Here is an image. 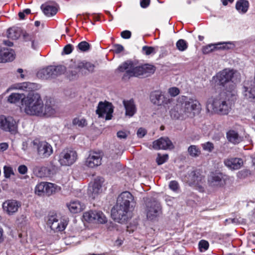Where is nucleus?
I'll return each instance as SVG.
<instances>
[{"mask_svg": "<svg viewBox=\"0 0 255 255\" xmlns=\"http://www.w3.org/2000/svg\"><path fill=\"white\" fill-rule=\"evenodd\" d=\"M135 204L134 197L129 192H122L118 197L116 204L112 210L113 219L120 223H126L131 218Z\"/></svg>", "mask_w": 255, "mask_h": 255, "instance_id": "f257e3e1", "label": "nucleus"}, {"mask_svg": "<svg viewBox=\"0 0 255 255\" xmlns=\"http://www.w3.org/2000/svg\"><path fill=\"white\" fill-rule=\"evenodd\" d=\"M24 112L28 115L40 117L42 114L43 102L37 93L29 94L23 100Z\"/></svg>", "mask_w": 255, "mask_h": 255, "instance_id": "f03ea898", "label": "nucleus"}, {"mask_svg": "<svg viewBox=\"0 0 255 255\" xmlns=\"http://www.w3.org/2000/svg\"><path fill=\"white\" fill-rule=\"evenodd\" d=\"M225 94H221L216 98H211L208 100L206 109L208 112L220 115H227L230 109L224 98Z\"/></svg>", "mask_w": 255, "mask_h": 255, "instance_id": "7ed1b4c3", "label": "nucleus"}, {"mask_svg": "<svg viewBox=\"0 0 255 255\" xmlns=\"http://www.w3.org/2000/svg\"><path fill=\"white\" fill-rule=\"evenodd\" d=\"M95 66L90 62L85 60H73L72 59L68 66V73L70 78L73 79L78 77L79 74L83 72L86 74V70L89 73H92L94 71Z\"/></svg>", "mask_w": 255, "mask_h": 255, "instance_id": "20e7f679", "label": "nucleus"}, {"mask_svg": "<svg viewBox=\"0 0 255 255\" xmlns=\"http://www.w3.org/2000/svg\"><path fill=\"white\" fill-rule=\"evenodd\" d=\"M233 70L225 69L217 75L219 84L226 88L227 92L231 93L232 95H235V84L232 81L234 74Z\"/></svg>", "mask_w": 255, "mask_h": 255, "instance_id": "39448f33", "label": "nucleus"}, {"mask_svg": "<svg viewBox=\"0 0 255 255\" xmlns=\"http://www.w3.org/2000/svg\"><path fill=\"white\" fill-rule=\"evenodd\" d=\"M17 122L11 116H0V129L11 133L17 131Z\"/></svg>", "mask_w": 255, "mask_h": 255, "instance_id": "423d86ee", "label": "nucleus"}, {"mask_svg": "<svg viewBox=\"0 0 255 255\" xmlns=\"http://www.w3.org/2000/svg\"><path fill=\"white\" fill-rule=\"evenodd\" d=\"M145 213L148 219H155L162 213L160 203L155 200L148 201L146 203Z\"/></svg>", "mask_w": 255, "mask_h": 255, "instance_id": "0eeeda50", "label": "nucleus"}, {"mask_svg": "<svg viewBox=\"0 0 255 255\" xmlns=\"http://www.w3.org/2000/svg\"><path fill=\"white\" fill-rule=\"evenodd\" d=\"M77 153L71 149L64 150L59 155V162L62 166H69L77 159Z\"/></svg>", "mask_w": 255, "mask_h": 255, "instance_id": "6e6552de", "label": "nucleus"}, {"mask_svg": "<svg viewBox=\"0 0 255 255\" xmlns=\"http://www.w3.org/2000/svg\"><path fill=\"white\" fill-rule=\"evenodd\" d=\"M150 100L154 105L165 106L170 104L172 99L165 96L160 91H154L150 94Z\"/></svg>", "mask_w": 255, "mask_h": 255, "instance_id": "1a4fd4ad", "label": "nucleus"}, {"mask_svg": "<svg viewBox=\"0 0 255 255\" xmlns=\"http://www.w3.org/2000/svg\"><path fill=\"white\" fill-rule=\"evenodd\" d=\"M113 109L112 104L109 102H99L96 113L100 118H105L106 120H111Z\"/></svg>", "mask_w": 255, "mask_h": 255, "instance_id": "9d476101", "label": "nucleus"}, {"mask_svg": "<svg viewBox=\"0 0 255 255\" xmlns=\"http://www.w3.org/2000/svg\"><path fill=\"white\" fill-rule=\"evenodd\" d=\"M47 224L51 229L54 232L63 231L67 225V221L65 220L59 219L55 215L48 217Z\"/></svg>", "mask_w": 255, "mask_h": 255, "instance_id": "9b49d317", "label": "nucleus"}, {"mask_svg": "<svg viewBox=\"0 0 255 255\" xmlns=\"http://www.w3.org/2000/svg\"><path fill=\"white\" fill-rule=\"evenodd\" d=\"M186 117L194 115V111H199L201 109V104L196 100L190 98L182 103Z\"/></svg>", "mask_w": 255, "mask_h": 255, "instance_id": "f8f14e48", "label": "nucleus"}, {"mask_svg": "<svg viewBox=\"0 0 255 255\" xmlns=\"http://www.w3.org/2000/svg\"><path fill=\"white\" fill-rule=\"evenodd\" d=\"M83 218L88 222H95L101 224L107 222V220L103 212L98 211H90L84 213Z\"/></svg>", "mask_w": 255, "mask_h": 255, "instance_id": "ddd939ff", "label": "nucleus"}, {"mask_svg": "<svg viewBox=\"0 0 255 255\" xmlns=\"http://www.w3.org/2000/svg\"><path fill=\"white\" fill-rule=\"evenodd\" d=\"M137 66L130 61L125 62L119 66L117 71L120 72H126L124 75V77L129 78L130 77L137 76Z\"/></svg>", "mask_w": 255, "mask_h": 255, "instance_id": "4468645a", "label": "nucleus"}, {"mask_svg": "<svg viewBox=\"0 0 255 255\" xmlns=\"http://www.w3.org/2000/svg\"><path fill=\"white\" fill-rule=\"evenodd\" d=\"M20 207V202L13 199L7 200L2 205L3 212L9 216L16 213Z\"/></svg>", "mask_w": 255, "mask_h": 255, "instance_id": "2eb2a0df", "label": "nucleus"}, {"mask_svg": "<svg viewBox=\"0 0 255 255\" xmlns=\"http://www.w3.org/2000/svg\"><path fill=\"white\" fill-rule=\"evenodd\" d=\"M36 145L38 155L42 158H47L53 153V148L51 145L46 141H41L37 143L34 142Z\"/></svg>", "mask_w": 255, "mask_h": 255, "instance_id": "dca6fc26", "label": "nucleus"}, {"mask_svg": "<svg viewBox=\"0 0 255 255\" xmlns=\"http://www.w3.org/2000/svg\"><path fill=\"white\" fill-rule=\"evenodd\" d=\"M104 181L103 178L98 177L95 179L94 183L89 186L88 194L92 199H95L99 194L102 192V187Z\"/></svg>", "mask_w": 255, "mask_h": 255, "instance_id": "f3484780", "label": "nucleus"}, {"mask_svg": "<svg viewBox=\"0 0 255 255\" xmlns=\"http://www.w3.org/2000/svg\"><path fill=\"white\" fill-rule=\"evenodd\" d=\"M153 148L155 149H171L174 148V145L167 137H162L153 142Z\"/></svg>", "mask_w": 255, "mask_h": 255, "instance_id": "a211bd4d", "label": "nucleus"}, {"mask_svg": "<svg viewBox=\"0 0 255 255\" xmlns=\"http://www.w3.org/2000/svg\"><path fill=\"white\" fill-rule=\"evenodd\" d=\"M182 103L178 102L170 110V117L173 119H184L186 118Z\"/></svg>", "mask_w": 255, "mask_h": 255, "instance_id": "6ab92c4d", "label": "nucleus"}, {"mask_svg": "<svg viewBox=\"0 0 255 255\" xmlns=\"http://www.w3.org/2000/svg\"><path fill=\"white\" fill-rule=\"evenodd\" d=\"M22 36L23 41L27 43V46H30L33 49H36L37 48L38 41L35 33L24 31Z\"/></svg>", "mask_w": 255, "mask_h": 255, "instance_id": "aec40b11", "label": "nucleus"}, {"mask_svg": "<svg viewBox=\"0 0 255 255\" xmlns=\"http://www.w3.org/2000/svg\"><path fill=\"white\" fill-rule=\"evenodd\" d=\"M102 155L101 153L91 152L86 161V165L91 168L99 166L101 164Z\"/></svg>", "mask_w": 255, "mask_h": 255, "instance_id": "412c9836", "label": "nucleus"}, {"mask_svg": "<svg viewBox=\"0 0 255 255\" xmlns=\"http://www.w3.org/2000/svg\"><path fill=\"white\" fill-rule=\"evenodd\" d=\"M233 44L231 42L219 43L215 44H209L203 48V52L204 54L209 53L216 48L229 49L233 47Z\"/></svg>", "mask_w": 255, "mask_h": 255, "instance_id": "4be33fe9", "label": "nucleus"}, {"mask_svg": "<svg viewBox=\"0 0 255 255\" xmlns=\"http://www.w3.org/2000/svg\"><path fill=\"white\" fill-rule=\"evenodd\" d=\"M136 70V77L140 76L148 77L154 73L155 71V67L152 65L146 64L141 66H137Z\"/></svg>", "mask_w": 255, "mask_h": 255, "instance_id": "5701e85b", "label": "nucleus"}, {"mask_svg": "<svg viewBox=\"0 0 255 255\" xmlns=\"http://www.w3.org/2000/svg\"><path fill=\"white\" fill-rule=\"evenodd\" d=\"M208 181L210 185L212 187H220L225 184V180L221 173H212Z\"/></svg>", "mask_w": 255, "mask_h": 255, "instance_id": "b1692460", "label": "nucleus"}, {"mask_svg": "<svg viewBox=\"0 0 255 255\" xmlns=\"http://www.w3.org/2000/svg\"><path fill=\"white\" fill-rule=\"evenodd\" d=\"M226 166L234 170L240 169L243 165V160L240 158H229L224 161Z\"/></svg>", "mask_w": 255, "mask_h": 255, "instance_id": "393cba45", "label": "nucleus"}, {"mask_svg": "<svg viewBox=\"0 0 255 255\" xmlns=\"http://www.w3.org/2000/svg\"><path fill=\"white\" fill-rule=\"evenodd\" d=\"M123 105L126 110V115L129 117H132L136 112V108L133 99L124 100Z\"/></svg>", "mask_w": 255, "mask_h": 255, "instance_id": "a878e982", "label": "nucleus"}, {"mask_svg": "<svg viewBox=\"0 0 255 255\" xmlns=\"http://www.w3.org/2000/svg\"><path fill=\"white\" fill-rule=\"evenodd\" d=\"M14 58L13 51L7 48L0 49V62L12 61Z\"/></svg>", "mask_w": 255, "mask_h": 255, "instance_id": "bb28decb", "label": "nucleus"}, {"mask_svg": "<svg viewBox=\"0 0 255 255\" xmlns=\"http://www.w3.org/2000/svg\"><path fill=\"white\" fill-rule=\"evenodd\" d=\"M69 211L72 213H77L83 211L85 205L79 201H73L67 204Z\"/></svg>", "mask_w": 255, "mask_h": 255, "instance_id": "cd10ccee", "label": "nucleus"}, {"mask_svg": "<svg viewBox=\"0 0 255 255\" xmlns=\"http://www.w3.org/2000/svg\"><path fill=\"white\" fill-rule=\"evenodd\" d=\"M23 31L20 27L13 26L7 29V36L12 40H17L21 35H22Z\"/></svg>", "mask_w": 255, "mask_h": 255, "instance_id": "c85d7f7f", "label": "nucleus"}, {"mask_svg": "<svg viewBox=\"0 0 255 255\" xmlns=\"http://www.w3.org/2000/svg\"><path fill=\"white\" fill-rule=\"evenodd\" d=\"M243 92L244 96L251 102L255 101V84H251L249 87L245 86Z\"/></svg>", "mask_w": 255, "mask_h": 255, "instance_id": "c756f323", "label": "nucleus"}, {"mask_svg": "<svg viewBox=\"0 0 255 255\" xmlns=\"http://www.w3.org/2000/svg\"><path fill=\"white\" fill-rule=\"evenodd\" d=\"M42 114L40 115V117H49L54 115L56 113V110L53 106L46 102L45 104H43L42 108Z\"/></svg>", "mask_w": 255, "mask_h": 255, "instance_id": "7c9ffc66", "label": "nucleus"}, {"mask_svg": "<svg viewBox=\"0 0 255 255\" xmlns=\"http://www.w3.org/2000/svg\"><path fill=\"white\" fill-rule=\"evenodd\" d=\"M227 138L230 142L234 144H238L242 140V137L239 135L237 132L233 130L227 132Z\"/></svg>", "mask_w": 255, "mask_h": 255, "instance_id": "2f4dec72", "label": "nucleus"}, {"mask_svg": "<svg viewBox=\"0 0 255 255\" xmlns=\"http://www.w3.org/2000/svg\"><path fill=\"white\" fill-rule=\"evenodd\" d=\"M249 2L247 0H239L236 4V8L240 12L245 13L249 7Z\"/></svg>", "mask_w": 255, "mask_h": 255, "instance_id": "473e14b6", "label": "nucleus"}, {"mask_svg": "<svg viewBox=\"0 0 255 255\" xmlns=\"http://www.w3.org/2000/svg\"><path fill=\"white\" fill-rule=\"evenodd\" d=\"M41 8L44 13L47 16H53L57 12V9L55 6L46 3L42 4Z\"/></svg>", "mask_w": 255, "mask_h": 255, "instance_id": "72a5a7b5", "label": "nucleus"}, {"mask_svg": "<svg viewBox=\"0 0 255 255\" xmlns=\"http://www.w3.org/2000/svg\"><path fill=\"white\" fill-rule=\"evenodd\" d=\"M37 76L42 79L53 78L50 66L40 70L37 73Z\"/></svg>", "mask_w": 255, "mask_h": 255, "instance_id": "f704fd0d", "label": "nucleus"}, {"mask_svg": "<svg viewBox=\"0 0 255 255\" xmlns=\"http://www.w3.org/2000/svg\"><path fill=\"white\" fill-rule=\"evenodd\" d=\"M23 96L24 95L22 94L13 93L7 97V101L9 103L16 104L21 100L23 101V99L25 98Z\"/></svg>", "mask_w": 255, "mask_h": 255, "instance_id": "c9c22d12", "label": "nucleus"}, {"mask_svg": "<svg viewBox=\"0 0 255 255\" xmlns=\"http://www.w3.org/2000/svg\"><path fill=\"white\" fill-rule=\"evenodd\" d=\"M37 85L33 83L24 82L20 84L17 88L26 91H32L36 89Z\"/></svg>", "mask_w": 255, "mask_h": 255, "instance_id": "e433bc0d", "label": "nucleus"}, {"mask_svg": "<svg viewBox=\"0 0 255 255\" xmlns=\"http://www.w3.org/2000/svg\"><path fill=\"white\" fill-rule=\"evenodd\" d=\"M188 152L192 157H197L201 154L200 149L195 145H190L188 148Z\"/></svg>", "mask_w": 255, "mask_h": 255, "instance_id": "4c0bfd02", "label": "nucleus"}, {"mask_svg": "<svg viewBox=\"0 0 255 255\" xmlns=\"http://www.w3.org/2000/svg\"><path fill=\"white\" fill-rule=\"evenodd\" d=\"M53 78L64 73L66 68L64 66H50Z\"/></svg>", "mask_w": 255, "mask_h": 255, "instance_id": "58836bf2", "label": "nucleus"}, {"mask_svg": "<svg viewBox=\"0 0 255 255\" xmlns=\"http://www.w3.org/2000/svg\"><path fill=\"white\" fill-rule=\"evenodd\" d=\"M45 189V195L50 196L55 192L56 188L54 184L46 182Z\"/></svg>", "mask_w": 255, "mask_h": 255, "instance_id": "ea45409f", "label": "nucleus"}, {"mask_svg": "<svg viewBox=\"0 0 255 255\" xmlns=\"http://www.w3.org/2000/svg\"><path fill=\"white\" fill-rule=\"evenodd\" d=\"M45 186L46 182H41L38 184L35 188V193L39 196L45 195Z\"/></svg>", "mask_w": 255, "mask_h": 255, "instance_id": "a19ab883", "label": "nucleus"}, {"mask_svg": "<svg viewBox=\"0 0 255 255\" xmlns=\"http://www.w3.org/2000/svg\"><path fill=\"white\" fill-rule=\"evenodd\" d=\"M72 123L74 125L80 128H84L87 125V122L84 118H76L73 120Z\"/></svg>", "mask_w": 255, "mask_h": 255, "instance_id": "79ce46f5", "label": "nucleus"}, {"mask_svg": "<svg viewBox=\"0 0 255 255\" xmlns=\"http://www.w3.org/2000/svg\"><path fill=\"white\" fill-rule=\"evenodd\" d=\"M177 48L180 51H183L188 48V44L186 41L183 39H179L176 42Z\"/></svg>", "mask_w": 255, "mask_h": 255, "instance_id": "37998d69", "label": "nucleus"}, {"mask_svg": "<svg viewBox=\"0 0 255 255\" xmlns=\"http://www.w3.org/2000/svg\"><path fill=\"white\" fill-rule=\"evenodd\" d=\"M77 48L82 52H87L90 49V45L87 42L83 41L78 44Z\"/></svg>", "mask_w": 255, "mask_h": 255, "instance_id": "c03bdc74", "label": "nucleus"}, {"mask_svg": "<svg viewBox=\"0 0 255 255\" xmlns=\"http://www.w3.org/2000/svg\"><path fill=\"white\" fill-rule=\"evenodd\" d=\"M199 249L201 252L205 251L209 248V243L205 240L200 241L198 244Z\"/></svg>", "mask_w": 255, "mask_h": 255, "instance_id": "a18cd8bd", "label": "nucleus"}, {"mask_svg": "<svg viewBox=\"0 0 255 255\" xmlns=\"http://www.w3.org/2000/svg\"><path fill=\"white\" fill-rule=\"evenodd\" d=\"M142 51L146 55L155 53V48L151 46H144L142 48Z\"/></svg>", "mask_w": 255, "mask_h": 255, "instance_id": "49530a36", "label": "nucleus"}, {"mask_svg": "<svg viewBox=\"0 0 255 255\" xmlns=\"http://www.w3.org/2000/svg\"><path fill=\"white\" fill-rule=\"evenodd\" d=\"M202 147L204 150L209 152H212L214 148L213 143L209 141L202 144Z\"/></svg>", "mask_w": 255, "mask_h": 255, "instance_id": "de8ad7c7", "label": "nucleus"}, {"mask_svg": "<svg viewBox=\"0 0 255 255\" xmlns=\"http://www.w3.org/2000/svg\"><path fill=\"white\" fill-rule=\"evenodd\" d=\"M168 156L167 154H164L161 155L160 154L158 153L157 157L156 158V162L158 165H161L164 163L168 159Z\"/></svg>", "mask_w": 255, "mask_h": 255, "instance_id": "09e8293b", "label": "nucleus"}, {"mask_svg": "<svg viewBox=\"0 0 255 255\" xmlns=\"http://www.w3.org/2000/svg\"><path fill=\"white\" fill-rule=\"evenodd\" d=\"M4 174L5 178H9L11 175L14 174L12 168L10 166H4L3 167Z\"/></svg>", "mask_w": 255, "mask_h": 255, "instance_id": "8fccbe9b", "label": "nucleus"}, {"mask_svg": "<svg viewBox=\"0 0 255 255\" xmlns=\"http://www.w3.org/2000/svg\"><path fill=\"white\" fill-rule=\"evenodd\" d=\"M189 177L190 179H189V181L195 183L198 182L199 179V176L197 175L195 171H192L189 174Z\"/></svg>", "mask_w": 255, "mask_h": 255, "instance_id": "3c124183", "label": "nucleus"}, {"mask_svg": "<svg viewBox=\"0 0 255 255\" xmlns=\"http://www.w3.org/2000/svg\"><path fill=\"white\" fill-rule=\"evenodd\" d=\"M129 132L125 130H120L117 132V137L120 139H126Z\"/></svg>", "mask_w": 255, "mask_h": 255, "instance_id": "603ef678", "label": "nucleus"}, {"mask_svg": "<svg viewBox=\"0 0 255 255\" xmlns=\"http://www.w3.org/2000/svg\"><path fill=\"white\" fill-rule=\"evenodd\" d=\"M168 93L172 97H175L179 94V90L176 87L170 88L168 89Z\"/></svg>", "mask_w": 255, "mask_h": 255, "instance_id": "864d4df0", "label": "nucleus"}, {"mask_svg": "<svg viewBox=\"0 0 255 255\" xmlns=\"http://www.w3.org/2000/svg\"><path fill=\"white\" fill-rule=\"evenodd\" d=\"M169 187L172 190L176 191L179 188V184L176 181H171L169 183Z\"/></svg>", "mask_w": 255, "mask_h": 255, "instance_id": "5fc2aeb1", "label": "nucleus"}, {"mask_svg": "<svg viewBox=\"0 0 255 255\" xmlns=\"http://www.w3.org/2000/svg\"><path fill=\"white\" fill-rule=\"evenodd\" d=\"M73 50V46L70 44L66 45L63 48V52L65 54H70Z\"/></svg>", "mask_w": 255, "mask_h": 255, "instance_id": "6e6d98bb", "label": "nucleus"}, {"mask_svg": "<svg viewBox=\"0 0 255 255\" xmlns=\"http://www.w3.org/2000/svg\"><path fill=\"white\" fill-rule=\"evenodd\" d=\"M18 171L21 174H25L27 172V167L25 165H20L18 167Z\"/></svg>", "mask_w": 255, "mask_h": 255, "instance_id": "4d7b16f0", "label": "nucleus"}, {"mask_svg": "<svg viewBox=\"0 0 255 255\" xmlns=\"http://www.w3.org/2000/svg\"><path fill=\"white\" fill-rule=\"evenodd\" d=\"M114 51L116 53H119L123 51L124 49V47L120 44H116L114 45Z\"/></svg>", "mask_w": 255, "mask_h": 255, "instance_id": "13d9d810", "label": "nucleus"}, {"mask_svg": "<svg viewBox=\"0 0 255 255\" xmlns=\"http://www.w3.org/2000/svg\"><path fill=\"white\" fill-rule=\"evenodd\" d=\"M121 36L124 39H128L130 38L131 33L129 30H124L121 33Z\"/></svg>", "mask_w": 255, "mask_h": 255, "instance_id": "bf43d9fd", "label": "nucleus"}, {"mask_svg": "<svg viewBox=\"0 0 255 255\" xmlns=\"http://www.w3.org/2000/svg\"><path fill=\"white\" fill-rule=\"evenodd\" d=\"M146 134V130L143 128H139L137 131V135L138 137L142 138Z\"/></svg>", "mask_w": 255, "mask_h": 255, "instance_id": "052dcab7", "label": "nucleus"}, {"mask_svg": "<svg viewBox=\"0 0 255 255\" xmlns=\"http://www.w3.org/2000/svg\"><path fill=\"white\" fill-rule=\"evenodd\" d=\"M150 3V0H140V5L142 8L147 7Z\"/></svg>", "mask_w": 255, "mask_h": 255, "instance_id": "680f3d73", "label": "nucleus"}, {"mask_svg": "<svg viewBox=\"0 0 255 255\" xmlns=\"http://www.w3.org/2000/svg\"><path fill=\"white\" fill-rule=\"evenodd\" d=\"M8 147V144L6 142L0 143V152H3L6 150Z\"/></svg>", "mask_w": 255, "mask_h": 255, "instance_id": "e2e57ef3", "label": "nucleus"}, {"mask_svg": "<svg viewBox=\"0 0 255 255\" xmlns=\"http://www.w3.org/2000/svg\"><path fill=\"white\" fill-rule=\"evenodd\" d=\"M17 72L20 74V77L22 79H24L25 78L24 74H22L23 72V70L22 69L19 68L17 70Z\"/></svg>", "mask_w": 255, "mask_h": 255, "instance_id": "0e129e2a", "label": "nucleus"}, {"mask_svg": "<svg viewBox=\"0 0 255 255\" xmlns=\"http://www.w3.org/2000/svg\"><path fill=\"white\" fill-rule=\"evenodd\" d=\"M26 216L24 215H22L20 216L19 218L18 219V220L20 221L21 220V221L20 222V223H23V222H25L26 221Z\"/></svg>", "mask_w": 255, "mask_h": 255, "instance_id": "69168bd1", "label": "nucleus"}, {"mask_svg": "<svg viewBox=\"0 0 255 255\" xmlns=\"http://www.w3.org/2000/svg\"><path fill=\"white\" fill-rule=\"evenodd\" d=\"M2 234L3 230L1 227H0V242H1L3 241Z\"/></svg>", "mask_w": 255, "mask_h": 255, "instance_id": "338daca9", "label": "nucleus"}, {"mask_svg": "<svg viewBox=\"0 0 255 255\" xmlns=\"http://www.w3.org/2000/svg\"><path fill=\"white\" fill-rule=\"evenodd\" d=\"M18 15H19V17L20 19H24V17H25V14L24 13V12H19L18 13Z\"/></svg>", "mask_w": 255, "mask_h": 255, "instance_id": "774afa93", "label": "nucleus"}]
</instances>
